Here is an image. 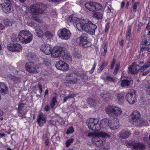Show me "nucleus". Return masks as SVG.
Here are the masks:
<instances>
[{"instance_id": "nucleus-1", "label": "nucleus", "mask_w": 150, "mask_h": 150, "mask_svg": "<svg viewBox=\"0 0 150 150\" xmlns=\"http://www.w3.org/2000/svg\"><path fill=\"white\" fill-rule=\"evenodd\" d=\"M68 21L76 24L79 30H83L91 35L94 34L97 27L95 24L93 23L92 21L88 18H78L74 16H70Z\"/></svg>"}, {"instance_id": "nucleus-2", "label": "nucleus", "mask_w": 150, "mask_h": 150, "mask_svg": "<svg viewBox=\"0 0 150 150\" xmlns=\"http://www.w3.org/2000/svg\"><path fill=\"white\" fill-rule=\"evenodd\" d=\"M85 6L90 11H94L93 13L92 17L94 18H96L97 19H101L103 18V13L100 12H95L96 10L102 9L103 6L101 4L95 2H86Z\"/></svg>"}, {"instance_id": "nucleus-3", "label": "nucleus", "mask_w": 150, "mask_h": 150, "mask_svg": "<svg viewBox=\"0 0 150 150\" xmlns=\"http://www.w3.org/2000/svg\"><path fill=\"white\" fill-rule=\"evenodd\" d=\"M130 116L131 121L135 126H144L148 124L146 120H144L141 118V114L138 111H134Z\"/></svg>"}, {"instance_id": "nucleus-4", "label": "nucleus", "mask_w": 150, "mask_h": 150, "mask_svg": "<svg viewBox=\"0 0 150 150\" xmlns=\"http://www.w3.org/2000/svg\"><path fill=\"white\" fill-rule=\"evenodd\" d=\"M108 134L104 132H98L95 134V137L92 139L93 144L98 147L103 145L105 140L106 137H110Z\"/></svg>"}, {"instance_id": "nucleus-5", "label": "nucleus", "mask_w": 150, "mask_h": 150, "mask_svg": "<svg viewBox=\"0 0 150 150\" xmlns=\"http://www.w3.org/2000/svg\"><path fill=\"white\" fill-rule=\"evenodd\" d=\"M30 11L32 14L37 15L45 13L46 9V6L43 4L38 3L37 4L30 6Z\"/></svg>"}, {"instance_id": "nucleus-6", "label": "nucleus", "mask_w": 150, "mask_h": 150, "mask_svg": "<svg viewBox=\"0 0 150 150\" xmlns=\"http://www.w3.org/2000/svg\"><path fill=\"white\" fill-rule=\"evenodd\" d=\"M18 37L21 42L23 44L30 42L33 38L31 32L28 30H22L20 32Z\"/></svg>"}, {"instance_id": "nucleus-7", "label": "nucleus", "mask_w": 150, "mask_h": 150, "mask_svg": "<svg viewBox=\"0 0 150 150\" xmlns=\"http://www.w3.org/2000/svg\"><path fill=\"white\" fill-rule=\"evenodd\" d=\"M106 113L110 116H119L122 112V109L115 106H109L105 109Z\"/></svg>"}, {"instance_id": "nucleus-8", "label": "nucleus", "mask_w": 150, "mask_h": 150, "mask_svg": "<svg viewBox=\"0 0 150 150\" xmlns=\"http://www.w3.org/2000/svg\"><path fill=\"white\" fill-rule=\"evenodd\" d=\"M98 119L91 118L86 122L88 127L93 131H99L100 127Z\"/></svg>"}, {"instance_id": "nucleus-9", "label": "nucleus", "mask_w": 150, "mask_h": 150, "mask_svg": "<svg viewBox=\"0 0 150 150\" xmlns=\"http://www.w3.org/2000/svg\"><path fill=\"white\" fill-rule=\"evenodd\" d=\"M136 91L133 90L125 96V98L130 104H133L136 102L137 99Z\"/></svg>"}, {"instance_id": "nucleus-10", "label": "nucleus", "mask_w": 150, "mask_h": 150, "mask_svg": "<svg viewBox=\"0 0 150 150\" xmlns=\"http://www.w3.org/2000/svg\"><path fill=\"white\" fill-rule=\"evenodd\" d=\"M58 35L62 39L67 40L70 38L71 35L70 32L66 28H62L59 30L58 32Z\"/></svg>"}, {"instance_id": "nucleus-11", "label": "nucleus", "mask_w": 150, "mask_h": 150, "mask_svg": "<svg viewBox=\"0 0 150 150\" xmlns=\"http://www.w3.org/2000/svg\"><path fill=\"white\" fill-rule=\"evenodd\" d=\"M77 40L79 44L83 47H88L90 45V42H88L86 34H83L77 38Z\"/></svg>"}, {"instance_id": "nucleus-12", "label": "nucleus", "mask_w": 150, "mask_h": 150, "mask_svg": "<svg viewBox=\"0 0 150 150\" xmlns=\"http://www.w3.org/2000/svg\"><path fill=\"white\" fill-rule=\"evenodd\" d=\"M26 70L30 73H38L39 71L38 65L35 64L32 62H29L25 65Z\"/></svg>"}, {"instance_id": "nucleus-13", "label": "nucleus", "mask_w": 150, "mask_h": 150, "mask_svg": "<svg viewBox=\"0 0 150 150\" xmlns=\"http://www.w3.org/2000/svg\"><path fill=\"white\" fill-rule=\"evenodd\" d=\"M63 50V48L61 46H55L52 49L51 56L55 58L61 56Z\"/></svg>"}, {"instance_id": "nucleus-14", "label": "nucleus", "mask_w": 150, "mask_h": 150, "mask_svg": "<svg viewBox=\"0 0 150 150\" xmlns=\"http://www.w3.org/2000/svg\"><path fill=\"white\" fill-rule=\"evenodd\" d=\"M4 2L1 5L2 10L5 13H9L11 11V5L10 3V0H1Z\"/></svg>"}, {"instance_id": "nucleus-15", "label": "nucleus", "mask_w": 150, "mask_h": 150, "mask_svg": "<svg viewBox=\"0 0 150 150\" xmlns=\"http://www.w3.org/2000/svg\"><path fill=\"white\" fill-rule=\"evenodd\" d=\"M25 105L23 103H20L19 104L18 108V115L19 117L22 118H25L27 113Z\"/></svg>"}, {"instance_id": "nucleus-16", "label": "nucleus", "mask_w": 150, "mask_h": 150, "mask_svg": "<svg viewBox=\"0 0 150 150\" xmlns=\"http://www.w3.org/2000/svg\"><path fill=\"white\" fill-rule=\"evenodd\" d=\"M7 48L8 50L12 52H21L22 50L21 45L19 43H10L8 45Z\"/></svg>"}, {"instance_id": "nucleus-17", "label": "nucleus", "mask_w": 150, "mask_h": 150, "mask_svg": "<svg viewBox=\"0 0 150 150\" xmlns=\"http://www.w3.org/2000/svg\"><path fill=\"white\" fill-rule=\"evenodd\" d=\"M55 66L57 69L63 71H67L69 68V65L62 61H59L56 62Z\"/></svg>"}, {"instance_id": "nucleus-18", "label": "nucleus", "mask_w": 150, "mask_h": 150, "mask_svg": "<svg viewBox=\"0 0 150 150\" xmlns=\"http://www.w3.org/2000/svg\"><path fill=\"white\" fill-rule=\"evenodd\" d=\"M40 49L44 53L46 54H50L51 53L52 55V49L51 45L49 44H43L40 47Z\"/></svg>"}, {"instance_id": "nucleus-19", "label": "nucleus", "mask_w": 150, "mask_h": 150, "mask_svg": "<svg viewBox=\"0 0 150 150\" xmlns=\"http://www.w3.org/2000/svg\"><path fill=\"white\" fill-rule=\"evenodd\" d=\"M37 120L39 125L42 126L46 122V116L43 113L40 112L37 116Z\"/></svg>"}, {"instance_id": "nucleus-20", "label": "nucleus", "mask_w": 150, "mask_h": 150, "mask_svg": "<svg viewBox=\"0 0 150 150\" xmlns=\"http://www.w3.org/2000/svg\"><path fill=\"white\" fill-rule=\"evenodd\" d=\"M132 145L135 150H143L146 148V145L145 144L139 142L132 143Z\"/></svg>"}, {"instance_id": "nucleus-21", "label": "nucleus", "mask_w": 150, "mask_h": 150, "mask_svg": "<svg viewBox=\"0 0 150 150\" xmlns=\"http://www.w3.org/2000/svg\"><path fill=\"white\" fill-rule=\"evenodd\" d=\"M133 84V81L131 79H125L122 80L120 85L121 87L123 88H127L130 87L132 86Z\"/></svg>"}, {"instance_id": "nucleus-22", "label": "nucleus", "mask_w": 150, "mask_h": 150, "mask_svg": "<svg viewBox=\"0 0 150 150\" xmlns=\"http://www.w3.org/2000/svg\"><path fill=\"white\" fill-rule=\"evenodd\" d=\"M119 122L117 120H110L109 122V127L111 129H116L119 127Z\"/></svg>"}, {"instance_id": "nucleus-23", "label": "nucleus", "mask_w": 150, "mask_h": 150, "mask_svg": "<svg viewBox=\"0 0 150 150\" xmlns=\"http://www.w3.org/2000/svg\"><path fill=\"white\" fill-rule=\"evenodd\" d=\"M12 23L9 20L6 19L4 20H3V18L0 17V27L2 29H3L4 28L5 26L6 25H12Z\"/></svg>"}, {"instance_id": "nucleus-24", "label": "nucleus", "mask_w": 150, "mask_h": 150, "mask_svg": "<svg viewBox=\"0 0 150 150\" xmlns=\"http://www.w3.org/2000/svg\"><path fill=\"white\" fill-rule=\"evenodd\" d=\"M141 87L144 88L146 91V93L150 94V80H149L147 81H145L143 82L142 83Z\"/></svg>"}, {"instance_id": "nucleus-25", "label": "nucleus", "mask_w": 150, "mask_h": 150, "mask_svg": "<svg viewBox=\"0 0 150 150\" xmlns=\"http://www.w3.org/2000/svg\"><path fill=\"white\" fill-rule=\"evenodd\" d=\"M131 134L130 131L122 130L118 134V136L122 138H126L129 137Z\"/></svg>"}, {"instance_id": "nucleus-26", "label": "nucleus", "mask_w": 150, "mask_h": 150, "mask_svg": "<svg viewBox=\"0 0 150 150\" xmlns=\"http://www.w3.org/2000/svg\"><path fill=\"white\" fill-rule=\"evenodd\" d=\"M110 122L109 119H104L101 120L100 123V128L101 127H102V128H108V127Z\"/></svg>"}, {"instance_id": "nucleus-27", "label": "nucleus", "mask_w": 150, "mask_h": 150, "mask_svg": "<svg viewBox=\"0 0 150 150\" xmlns=\"http://www.w3.org/2000/svg\"><path fill=\"white\" fill-rule=\"evenodd\" d=\"M8 91V87L6 86V85L0 82V92L2 93H6ZM1 98V95H0V99Z\"/></svg>"}, {"instance_id": "nucleus-28", "label": "nucleus", "mask_w": 150, "mask_h": 150, "mask_svg": "<svg viewBox=\"0 0 150 150\" xmlns=\"http://www.w3.org/2000/svg\"><path fill=\"white\" fill-rule=\"evenodd\" d=\"M116 96L117 100L119 103H123L125 100V97L123 94L118 93L117 94Z\"/></svg>"}, {"instance_id": "nucleus-29", "label": "nucleus", "mask_w": 150, "mask_h": 150, "mask_svg": "<svg viewBox=\"0 0 150 150\" xmlns=\"http://www.w3.org/2000/svg\"><path fill=\"white\" fill-rule=\"evenodd\" d=\"M63 57L64 59H66L67 62H70V61H71L72 60L71 56L67 52H64Z\"/></svg>"}, {"instance_id": "nucleus-30", "label": "nucleus", "mask_w": 150, "mask_h": 150, "mask_svg": "<svg viewBox=\"0 0 150 150\" xmlns=\"http://www.w3.org/2000/svg\"><path fill=\"white\" fill-rule=\"evenodd\" d=\"M76 74L77 76H80L83 81H87L88 79V77L87 76L85 75V74H84L83 72H77Z\"/></svg>"}, {"instance_id": "nucleus-31", "label": "nucleus", "mask_w": 150, "mask_h": 150, "mask_svg": "<svg viewBox=\"0 0 150 150\" xmlns=\"http://www.w3.org/2000/svg\"><path fill=\"white\" fill-rule=\"evenodd\" d=\"M35 33L39 37H42L43 36L44 33L42 30H41L38 28H36L35 30Z\"/></svg>"}, {"instance_id": "nucleus-32", "label": "nucleus", "mask_w": 150, "mask_h": 150, "mask_svg": "<svg viewBox=\"0 0 150 150\" xmlns=\"http://www.w3.org/2000/svg\"><path fill=\"white\" fill-rule=\"evenodd\" d=\"M87 102L88 103L93 107H94L97 104V101L94 99H92V98H88L87 99Z\"/></svg>"}, {"instance_id": "nucleus-33", "label": "nucleus", "mask_w": 150, "mask_h": 150, "mask_svg": "<svg viewBox=\"0 0 150 150\" xmlns=\"http://www.w3.org/2000/svg\"><path fill=\"white\" fill-rule=\"evenodd\" d=\"M76 95L75 93H71V94H69L67 96H65L63 100V102H66L67 100H69L70 98H73L76 97Z\"/></svg>"}, {"instance_id": "nucleus-34", "label": "nucleus", "mask_w": 150, "mask_h": 150, "mask_svg": "<svg viewBox=\"0 0 150 150\" xmlns=\"http://www.w3.org/2000/svg\"><path fill=\"white\" fill-rule=\"evenodd\" d=\"M131 27L129 26L128 27V30L126 35V38L128 40H129L131 38Z\"/></svg>"}, {"instance_id": "nucleus-35", "label": "nucleus", "mask_w": 150, "mask_h": 150, "mask_svg": "<svg viewBox=\"0 0 150 150\" xmlns=\"http://www.w3.org/2000/svg\"><path fill=\"white\" fill-rule=\"evenodd\" d=\"M27 57L28 60L35 59L36 58V56L33 52H30L27 54Z\"/></svg>"}, {"instance_id": "nucleus-36", "label": "nucleus", "mask_w": 150, "mask_h": 150, "mask_svg": "<svg viewBox=\"0 0 150 150\" xmlns=\"http://www.w3.org/2000/svg\"><path fill=\"white\" fill-rule=\"evenodd\" d=\"M57 96H54L52 98V100L50 103V107L52 108H54V106L57 104Z\"/></svg>"}, {"instance_id": "nucleus-37", "label": "nucleus", "mask_w": 150, "mask_h": 150, "mask_svg": "<svg viewBox=\"0 0 150 150\" xmlns=\"http://www.w3.org/2000/svg\"><path fill=\"white\" fill-rule=\"evenodd\" d=\"M107 64V62H104L98 69V72H101Z\"/></svg>"}, {"instance_id": "nucleus-38", "label": "nucleus", "mask_w": 150, "mask_h": 150, "mask_svg": "<svg viewBox=\"0 0 150 150\" xmlns=\"http://www.w3.org/2000/svg\"><path fill=\"white\" fill-rule=\"evenodd\" d=\"M150 66V62H147L146 64L142 66L141 67H140V70L141 71H145L147 68H148Z\"/></svg>"}, {"instance_id": "nucleus-39", "label": "nucleus", "mask_w": 150, "mask_h": 150, "mask_svg": "<svg viewBox=\"0 0 150 150\" xmlns=\"http://www.w3.org/2000/svg\"><path fill=\"white\" fill-rule=\"evenodd\" d=\"M7 76L9 78H10L12 80H13L15 82H18L19 79L18 77H16L12 75L11 74H8V75H7Z\"/></svg>"}, {"instance_id": "nucleus-40", "label": "nucleus", "mask_w": 150, "mask_h": 150, "mask_svg": "<svg viewBox=\"0 0 150 150\" xmlns=\"http://www.w3.org/2000/svg\"><path fill=\"white\" fill-rule=\"evenodd\" d=\"M134 64H132L130 65L128 68V71L129 73L131 74H134V72H133L132 71L134 70Z\"/></svg>"}, {"instance_id": "nucleus-41", "label": "nucleus", "mask_w": 150, "mask_h": 150, "mask_svg": "<svg viewBox=\"0 0 150 150\" xmlns=\"http://www.w3.org/2000/svg\"><path fill=\"white\" fill-rule=\"evenodd\" d=\"M140 69V67L138 64H134V70L132 71V72H134V73H137L139 71Z\"/></svg>"}, {"instance_id": "nucleus-42", "label": "nucleus", "mask_w": 150, "mask_h": 150, "mask_svg": "<svg viewBox=\"0 0 150 150\" xmlns=\"http://www.w3.org/2000/svg\"><path fill=\"white\" fill-rule=\"evenodd\" d=\"M138 3V2H135L133 5L132 9L131 10V12L132 13H136Z\"/></svg>"}, {"instance_id": "nucleus-43", "label": "nucleus", "mask_w": 150, "mask_h": 150, "mask_svg": "<svg viewBox=\"0 0 150 150\" xmlns=\"http://www.w3.org/2000/svg\"><path fill=\"white\" fill-rule=\"evenodd\" d=\"M45 34L46 36L49 39H52V38H53L54 36L53 33H52L51 32H50L49 31L46 32Z\"/></svg>"}, {"instance_id": "nucleus-44", "label": "nucleus", "mask_w": 150, "mask_h": 150, "mask_svg": "<svg viewBox=\"0 0 150 150\" xmlns=\"http://www.w3.org/2000/svg\"><path fill=\"white\" fill-rule=\"evenodd\" d=\"M74 141V139L73 138H71V139H69L68 140H67L66 142V147H69L70 146L71 143H72Z\"/></svg>"}, {"instance_id": "nucleus-45", "label": "nucleus", "mask_w": 150, "mask_h": 150, "mask_svg": "<svg viewBox=\"0 0 150 150\" xmlns=\"http://www.w3.org/2000/svg\"><path fill=\"white\" fill-rule=\"evenodd\" d=\"M52 140L54 142H56L59 141L60 138L59 137H56V135H53L52 137Z\"/></svg>"}, {"instance_id": "nucleus-46", "label": "nucleus", "mask_w": 150, "mask_h": 150, "mask_svg": "<svg viewBox=\"0 0 150 150\" xmlns=\"http://www.w3.org/2000/svg\"><path fill=\"white\" fill-rule=\"evenodd\" d=\"M73 54L75 57L78 58H80L82 56L81 53H79V52H78V51H74Z\"/></svg>"}, {"instance_id": "nucleus-47", "label": "nucleus", "mask_w": 150, "mask_h": 150, "mask_svg": "<svg viewBox=\"0 0 150 150\" xmlns=\"http://www.w3.org/2000/svg\"><path fill=\"white\" fill-rule=\"evenodd\" d=\"M108 46V44H105L104 45L103 49L104 50V51L102 53V54L103 55H105L106 54V53L107 52L108 50H107V47Z\"/></svg>"}, {"instance_id": "nucleus-48", "label": "nucleus", "mask_w": 150, "mask_h": 150, "mask_svg": "<svg viewBox=\"0 0 150 150\" xmlns=\"http://www.w3.org/2000/svg\"><path fill=\"white\" fill-rule=\"evenodd\" d=\"M141 44H145V45H150V42H149L146 38H144L142 40Z\"/></svg>"}, {"instance_id": "nucleus-49", "label": "nucleus", "mask_w": 150, "mask_h": 150, "mask_svg": "<svg viewBox=\"0 0 150 150\" xmlns=\"http://www.w3.org/2000/svg\"><path fill=\"white\" fill-rule=\"evenodd\" d=\"M42 59L43 61V64L45 65L49 64L50 62L48 59H45V58H42Z\"/></svg>"}, {"instance_id": "nucleus-50", "label": "nucleus", "mask_w": 150, "mask_h": 150, "mask_svg": "<svg viewBox=\"0 0 150 150\" xmlns=\"http://www.w3.org/2000/svg\"><path fill=\"white\" fill-rule=\"evenodd\" d=\"M74 131V129L73 127H70L67 130L66 133L67 134H69V133H73Z\"/></svg>"}, {"instance_id": "nucleus-51", "label": "nucleus", "mask_w": 150, "mask_h": 150, "mask_svg": "<svg viewBox=\"0 0 150 150\" xmlns=\"http://www.w3.org/2000/svg\"><path fill=\"white\" fill-rule=\"evenodd\" d=\"M106 79L107 81H110V82H114L115 81V79L112 77H110V76H107Z\"/></svg>"}, {"instance_id": "nucleus-52", "label": "nucleus", "mask_w": 150, "mask_h": 150, "mask_svg": "<svg viewBox=\"0 0 150 150\" xmlns=\"http://www.w3.org/2000/svg\"><path fill=\"white\" fill-rule=\"evenodd\" d=\"M95 134H94L93 132H89L88 134V137H92V143H93L92 141L93 139V138H94V137H95Z\"/></svg>"}, {"instance_id": "nucleus-53", "label": "nucleus", "mask_w": 150, "mask_h": 150, "mask_svg": "<svg viewBox=\"0 0 150 150\" xmlns=\"http://www.w3.org/2000/svg\"><path fill=\"white\" fill-rule=\"evenodd\" d=\"M110 27V24L109 23H107L105 25V32H108V30H109Z\"/></svg>"}, {"instance_id": "nucleus-54", "label": "nucleus", "mask_w": 150, "mask_h": 150, "mask_svg": "<svg viewBox=\"0 0 150 150\" xmlns=\"http://www.w3.org/2000/svg\"><path fill=\"white\" fill-rule=\"evenodd\" d=\"M32 19L33 20L37 21H38V22H40L41 21L40 19H39L37 16H35H35H33L32 17Z\"/></svg>"}, {"instance_id": "nucleus-55", "label": "nucleus", "mask_w": 150, "mask_h": 150, "mask_svg": "<svg viewBox=\"0 0 150 150\" xmlns=\"http://www.w3.org/2000/svg\"><path fill=\"white\" fill-rule=\"evenodd\" d=\"M69 81H71V83L75 84V83H77V78H75L74 79H73V80H72V79L70 80Z\"/></svg>"}, {"instance_id": "nucleus-56", "label": "nucleus", "mask_w": 150, "mask_h": 150, "mask_svg": "<svg viewBox=\"0 0 150 150\" xmlns=\"http://www.w3.org/2000/svg\"><path fill=\"white\" fill-rule=\"evenodd\" d=\"M96 66V64L95 63L94 64L93 66V67L92 68V69H91V70L89 71V72L90 73H92L94 71L95 69V68Z\"/></svg>"}, {"instance_id": "nucleus-57", "label": "nucleus", "mask_w": 150, "mask_h": 150, "mask_svg": "<svg viewBox=\"0 0 150 150\" xmlns=\"http://www.w3.org/2000/svg\"><path fill=\"white\" fill-rule=\"evenodd\" d=\"M28 25H29V26H31V27H33L34 26L35 24L33 22H32V21H31V22H29L28 23Z\"/></svg>"}, {"instance_id": "nucleus-58", "label": "nucleus", "mask_w": 150, "mask_h": 150, "mask_svg": "<svg viewBox=\"0 0 150 150\" xmlns=\"http://www.w3.org/2000/svg\"><path fill=\"white\" fill-rule=\"evenodd\" d=\"M45 142L46 145H48L49 144V140L48 137H46L45 139Z\"/></svg>"}, {"instance_id": "nucleus-59", "label": "nucleus", "mask_w": 150, "mask_h": 150, "mask_svg": "<svg viewBox=\"0 0 150 150\" xmlns=\"http://www.w3.org/2000/svg\"><path fill=\"white\" fill-rule=\"evenodd\" d=\"M115 63V59H113L112 62H111V69H112V68H113L114 66V65Z\"/></svg>"}, {"instance_id": "nucleus-60", "label": "nucleus", "mask_w": 150, "mask_h": 150, "mask_svg": "<svg viewBox=\"0 0 150 150\" xmlns=\"http://www.w3.org/2000/svg\"><path fill=\"white\" fill-rule=\"evenodd\" d=\"M146 28L147 29H150V21H149V22L148 23L147 25L146 26Z\"/></svg>"}, {"instance_id": "nucleus-61", "label": "nucleus", "mask_w": 150, "mask_h": 150, "mask_svg": "<svg viewBox=\"0 0 150 150\" xmlns=\"http://www.w3.org/2000/svg\"><path fill=\"white\" fill-rule=\"evenodd\" d=\"M49 109V105H46L45 107V110L46 111H48Z\"/></svg>"}, {"instance_id": "nucleus-62", "label": "nucleus", "mask_w": 150, "mask_h": 150, "mask_svg": "<svg viewBox=\"0 0 150 150\" xmlns=\"http://www.w3.org/2000/svg\"><path fill=\"white\" fill-rule=\"evenodd\" d=\"M117 71L116 66V67H115V69H114V71L113 72V74L115 75H116V74H117Z\"/></svg>"}, {"instance_id": "nucleus-63", "label": "nucleus", "mask_w": 150, "mask_h": 150, "mask_svg": "<svg viewBox=\"0 0 150 150\" xmlns=\"http://www.w3.org/2000/svg\"><path fill=\"white\" fill-rule=\"evenodd\" d=\"M149 71H150L148 70L146 71H145V72H144L143 73V74L144 76H145V75H147L148 73H149Z\"/></svg>"}, {"instance_id": "nucleus-64", "label": "nucleus", "mask_w": 150, "mask_h": 150, "mask_svg": "<svg viewBox=\"0 0 150 150\" xmlns=\"http://www.w3.org/2000/svg\"><path fill=\"white\" fill-rule=\"evenodd\" d=\"M108 148H104V147H102L101 148H100L99 150H107Z\"/></svg>"}]
</instances>
